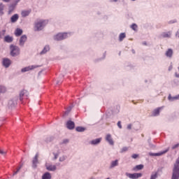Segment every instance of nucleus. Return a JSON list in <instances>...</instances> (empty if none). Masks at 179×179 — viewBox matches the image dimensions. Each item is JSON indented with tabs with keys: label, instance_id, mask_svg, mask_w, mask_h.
<instances>
[{
	"label": "nucleus",
	"instance_id": "f257e3e1",
	"mask_svg": "<svg viewBox=\"0 0 179 179\" xmlns=\"http://www.w3.org/2000/svg\"><path fill=\"white\" fill-rule=\"evenodd\" d=\"M48 24V21L47 20H39L36 22L34 24V31H41L45 25Z\"/></svg>",
	"mask_w": 179,
	"mask_h": 179
},
{
	"label": "nucleus",
	"instance_id": "f03ea898",
	"mask_svg": "<svg viewBox=\"0 0 179 179\" xmlns=\"http://www.w3.org/2000/svg\"><path fill=\"white\" fill-rule=\"evenodd\" d=\"M71 37V34L69 33H59L53 36V39L55 41H61Z\"/></svg>",
	"mask_w": 179,
	"mask_h": 179
},
{
	"label": "nucleus",
	"instance_id": "7ed1b4c3",
	"mask_svg": "<svg viewBox=\"0 0 179 179\" xmlns=\"http://www.w3.org/2000/svg\"><path fill=\"white\" fill-rule=\"evenodd\" d=\"M10 55L11 57H17L20 55V48L15 45H11L10 46Z\"/></svg>",
	"mask_w": 179,
	"mask_h": 179
},
{
	"label": "nucleus",
	"instance_id": "20e7f679",
	"mask_svg": "<svg viewBox=\"0 0 179 179\" xmlns=\"http://www.w3.org/2000/svg\"><path fill=\"white\" fill-rule=\"evenodd\" d=\"M179 178V157L176 159V162L174 165L173 173L172 179H178Z\"/></svg>",
	"mask_w": 179,
	"mask_h": 179
},
{
	"label": "nucleus",
	"instance_id": "39448f33",
	"mask_svg": "<svg viewBox=\"0 0 179 179\" xmlns=\"http://www.w3.org/2000/svg\"><path fill=\"white\" fill-rule=\"evenodd\" d=\"M17 97L18 100L20 101H22L24 100L27 99V97H29V92L26 90H22L19 94V96H15Z\"/></svg>",
	"mask_w": 179,
	"mask_h": 179
},
{
	"label": "nucleus",
	"instance_id": "423d86ee",
	"mask_svg": "<svg viewBox=\"0 0 179 179\" xmlns=\"http://www.w3.org/2000/svg\"><path fill=\"white\" fill-rule=\"evenodd\" d=\"M17 97H14L13 99L8 101V107L10 110H12V108H15V107L17 106Z\"/></svg>",
	"mask_w": 179,
	"mask_h": 179
},
{
	"label": "nucleus",
	"instance_id": "0eeeda50",
	"mask_svg": "<svg viewBox=\"0 0 179 179\" xmlns=\"http://www.w3.org/2000/svg\"><path fill=\"white\" fill-rule=\"evenodd\" d=\"M40 66L38 65H32V66H28L27 67L22 68L21 69V72L22 73H24V72H29V71H33V69H36V68H38Z\"/></svg>",
	"mask_w": 179,
	"mask_h": 179
},
{
	"label": "nucleus",
	"instance_id": "6e6552de",
	"mask_svg": "<svg viewBox=\"0 0 179 179\" xmlns=\"http://www.w3.org/2000/svg\"><path fill=\"white\" fill-rule=\"evenodd\" d=\"M12 64V61L8 58H3L2 61V65L4 68H9Z\"/></svg>",
	"mask_w": 179,
	"mask_h": 179
},
{
	"label": "nucleus",
	"instance_id": "1a4fd4ad",
	"mask_svg": "<svg viewBox=\"0 0 179 179\" xmlns=\"http://www.w3.org/2000/svg\"><path fill=\"white\" fill-rule=\"evenodd\" d=\"M126 176L129 178H131V179H138L142 177V174L141 173H126Z\"/></svg>",
	"mask_w": 179,
	"mask_h": 179
},
{
	"label": "nucleus",
	"instance_id": "9d476101",
	"mask_svg": "<svg viewBox=\"0 0 179 179\" xmlns=\"http://www.w3.org/2000/svg\"><path fill=\"white\" fill-rule=\"evenodd\" d=\"M26 41H27V36L22 35L20 38L19 45H20V47H23Z\"/></svg>",
	"mask_w": 179,
	"mask_h": 179
},
{
	"label": "nucleus",
	"instance_id": "9b49d317",
	"mask_svg": "<svg viewBox=\"0 0 179 179\" xmlns=\"http://www.w3.org/2000/svg\"><path fill=\"white\" fill-rule=\"evenodd\" d=\"M160 38H171V31L162 32L160 36Z\"/></svg>",
	"mask_w": 179,
	"mask_h": 179
},
{
	"label": "nucleus",
	"instance_id": "f8f14e48",
	"mask_svg": "<svg viewBox=\"0 0 179 179\" xmlns=\"http://www.w3.org/2000/svg\"><path fill=\"white\" fill-rule=\"evenodd\" d=\"M169 149L166 150L164 152H157V153H150V156H153V157H161L162 155H164V154H166L167 152H169Z\"/></svg>",
	"mask_w": 179,
	"mask_h": 179
},
{
	"label": "nucleus",
	"instance_id": "ddd939ff",
	"mask_svg": "<svg viewBox=\"0 0 179 179\" xmlns=\"http://www.w3.org/2000/svg\"><path fill=\"white\" fill-rule=\"evenodd\" d=\"M50 51V45H46L43 48V50L40 52L41 55H44V54H47Z\"/></svg>",
	"mask_w": 179,
	"mask_h": 179
},
{
	"label": "nucleus",
	"instance_id": "4468645a",
	"mask_svg": "<svg viewBox=\"0 0 179 179\" xmlns=\"http://www.w3.org/2000/svg\"><path fill=\"white\" fill-rule=\"evenodd\" d=\"M178 99H179V94L175 96H171V94H169V96H168L169 101H176V100H178Z\"/></svg>",
	"mask_w": 179,
	"mask_h": 179
},
{
	"label": "nucleus",
	"instance_id": "2eb2a0df",
	"mask_svg": "<svg viewBox=\"0 0 179 179\" xmlns=\"http://www.w3.org/2000/svg\"><path fill=\"white\" fill-rule=\"evenodd\" d=\"M66 128L69 129H73L75 128V123L72 121L67 122Z\"/></svg>",
	"mask_w": 179,
	"mask_h": 179
},
{
	"label": "nucleus",
	"instance_id": "dca6fc26",
	"mask_svg": "<svg viewBox=\"0 0 179 179\" xmlns=\"http://www.w3.org/2000/svg\"><path fill=\"white\" fill-rule=\"evenodd\" d=\"M106 141H108L110 145H114V141L113 139L111 138L110 134H107L106 136Z\"/></svg>",
	"mask_w": 179,
	"mask_h": 179
},
{
	"label": "nucleus",
	"instance_id": "f3484780",
	"mask_svg": "<svg viewBox=\"0 0 179 179\" xmlns=\"http://www.w3.org/2000/svg\"><path fill=\"white\" fill-rule=\"evenodd\" d=\"M38 158V154L37 153L36 155H35L34 159L32 161L34 168H36V166H37Z\"/></svg>",
	"mask_w": 179,
	"mask_h": 179
},
{
	"label": "nucleus",
	"instance_id": "a211bd4d",
	"mask_svg": "<svg viewBox=\"0 0 179 179\" xmlns=\"http://www.w3.org/2000/svg\"><path fill=\"white\" fill-rule=\"evenodd\" d=\"M46 169L49 171H55L57 170V166L55 165L46 164Z\"/></svg>",
	"mask_w": 179,
	"mask_h": 179
},
{
	"label": "nucleus",
	"instance_id": "6ab92c4d",
	"mask_svg": "<svg viewBox=\"0 0 179 179\" xmlns=\"http://www.w3.org/2000/svg\"><path fill=\"white\" fill-rule=\"evenodd\" d=\"M31 12V10H22L21 12V16L22 17H27V16H29V15H30V13Z\"/></svg>",
	"mask_w": 179,
	"mask_h": 179
},
{
	"label": "nucleus",
	"instance_id": "aec40b11",
	"mask_svg": "<svg viewBox=\"0 0 179 179\" xmlns=\"http://www.w3.org/2000/svg\"><path fill=\"white\" fill-rule=\"evenodd\" d=\"M22 34H23V30L22 29L17 28L15 29V36H16V37H19L22 36Z\"/></svg>",
	"mask_w": 179,
	"mask_h": 179
},
{
	"label": "nucleus",
	"instance_id": "412c9836",
	"mask_svg": "<svg viewBox=\"0 0 179 179\" xmlns=\"http://www.w3.org/2000/svg\"><path fill=\"white\" fill-rule=\"evenodd\" d=\"M165 55L168 57V58H171V57H173V49H168L165 53Z\"/></svg>",
	"mask_w": 179,
	"mask_h": 179
},
{
	"label": "nucleus",
	"instance_id": "4be33fe9",
	"mask_svg": "<svg viewBox=\"0 0 179 179\" xmlns=\"http://www.w3.org/2000/svg\"><path fill=\"white\" fill-rule=\"evenodd\" d=\"M15 8H16V4H11L8 7V14L10 15L13 10H15Z\"/></svg>",
	"mask_w": 179,
	"mask_h": 179
},
{
	"label": "nucleus",
	"instance_id": "5701e85b",
	"mask_svg": "<svg viewBox=\"0 0 179 179\" xmlns=\"http://www.w3.org/2000/svg\"><path fill=\"white\" fill-rule=\"evenodd\" d=\"M17 19H19V15L17 14H15L10 18L12 23H15V22H17Z\"/></svg>",
	"mask_w": 179,
	"mask_h": 179
},
{
	"label": "nucleus",
	"instance_id": "b1692460",
	"mask_svg": "<svg viewBox=\"0 0 179 179\" xmlns=\"http://www.w3.org/2000/svg\"><path fill=\"white\" fill-rule=\"evenodd\" d=\"M4 41H6V43H12V41H13V38L9 36H6L4 37Z\"/></svg>",
	"mask_w": 179,
	"mask_h": 179
},
{
	"label": "nucleus",
	"instance_id": "393cba45",
	"mask_svg": "<svg viewBox=\"0 0 179 179\" xmlns=\"http://www.w3.org/2000/svg\"><path fill=\"white\" fill-rule=\"evenodd\" d=\"M52 176L50 173H45L42 176V179H51Z\"/></svg>",
	"mask_w": 179,
	"mask_h": 179
},
{
	"label": "nucleus",
	"instance_id": "a878e982",
	"mask_svg": "<svg viewBox=\"0 0 179 179\" xmlns=\"http://www.w3.org/2000/svg\"><path fill=\"white\" fill-rule=\"evenodd\" d=\"M100 142H101V138H96V139L93 140L92 141H91V144L98 145L99 143H100Z\"/></svg>",
	"mask_w": 179,
	"mask_h": 179
},
{
	"label": "nucleus",
	"instance_id": "bb28decb",
	"mask_svg": "<svg viewBox=\"0 0 179 179\" xmlns=\"http://www.w3.org/2000/svg\"><path fill=\"white\" fill-rule=\"evenodd\" d=\"M125 37H127V34H125V33H121L119 35V41H123L124 38H125Z\"/></svg>",
	"mask_w": 179,
	"mask_h": 179
},
{
	"label": "nucleus",
	"instance_id": "cd10ccee",
	"mask_svg": "<svg viewBox=\"0 0 179 179\" xmlns=\"http://www.w3.org/2000/svg\"><path fill=\"white\" fill-rule=\"evenodd\" d=\"M118 165V160L116 159L115 161H113L110 164V169H113Z\"/></svg>",
	"mask_w": 179,
	"mask_h": 179
},
{
	"label": "nucleus",
	"instance_id": "c85d7f7f",
	"mask_svg": "<svg viewBox=\"0 0 179 179\" xmlns=\"http://www.w3.org/2000/svg\"><path fill=\"white\" fill-rule=\"evenodd\" d=\"M143 169V165L140 164L134 168V171H141Z\"/></svg>",
	"mask_w": 179,
	"mask_h": 179
},
{
	"label": "nucleus",
	"instance_id": "c756f323",
	"mask_svg": "<svg viewBox=\"0 0 179 179\" xmlns=\"http://www.w3.org/2000/svg\"><path fill=\"white\" fill-rule=\"evenodd\" d=\"M0 93H6V87L0 85Z\"/></svg>",
	"mask_w": 179,
	"mask_h": 179
},
{
	"label": "nucleus",
	"instance_id": "7c9ffc66",
	"mask_svg": "<svg viewBox=\"0 0 179 179\" xmlns=\"http://www.w3.org/2000/svg\"><path fill=\"white\" fill-rule=\"evenodd\" d=\"M131 29H132V30L134 31H138V25L136 24H132L131 25Z\"/></svg>",
	"mask_w": 179,
	"mask_h": 179
},
{
	"label": "nucleus",
	"instance_id": "2f4dec72",
	"mask_svg": "<svg viewBox=\"0 0 179 179\" xmlns=\"http://www.w3.org/2000/svg\"><path fill=\"white\" fill-rule=\"evenodd\" d=\"M73 108V104H71L69 107L66 108V110L65 111V113H71Z\"/></svg>",
	"mask_w": 179,
	"mask_h": 179
},
{
	"label": "nucleus",
	"instance_id": "473e14b6",
	"mask_svg": "<svg viewBox=\"0 0 179 179\" xmlns=\"http://www.w3.org/2000/svg\"><path fill=\"white\" fill-rule=\"evenodd\" d=\"M163 108H164V106L157 108L154 110V113H160V111H163Z\"/></svg>",
	"mask_w": 179,
	"mask_h": 179
},
{
	"label": "nucleus",
	"instance_id": "72a5a7b5",
	"mask_svg": "<svg viewBox=\"0 0 179 179\" xmlns=\"http://www.w3.org/2000/svg\"><path fill=\"white\" fill-rule=\"evenodd\" d=\"M76 131H77L78 132H83L85 131V129L82 127H78L77 128H76Z\"/></svg>",
	"mask_w": 179,
	"mask_h": 179
},
{
	"label": "nucleus",
	"instance_id": "f704fd0d",
	"mask_svg": "<svg viewBox=\"0 0 179 179\" xmlns=\"http://www.w3.org/2000/svg\"><path fill=\"white\" fill-rule=\"evenodd\" d=\"M3 8H5V6L3 3H0V13H3Z\"/></svg>",
	"mask_w": 179,
	"mask_h": 179
},
{
	"label": "nucleus",
	"instance_id": "c9c22d12",
	"mask_svg": "<svg viewBox=\"0 0 179 179\" xmlns=\"http://www.w3.org/2000/svg\"><path fill=\"white\" fill-rule=\"evenodd\" d=\"M156 178H157V173H155L151 175L150 179H156Z\"/></svg>",
	"mask_w": 179,
	"mask_h": 179
},
{
	"label": "nucleus",
	"instance_id": "e433bc0d",
	"mask_svg": "<svg viewBox=\"0 0 179 179\" xmlns=\"http://www.w3.org/2000/svg\"><path fill=\"white\" fill-rule=\"evenodd\" d=\"M126 151H128V147H123L120 151L121 153H123Z\"/></svg>",
	"mask_w": 179,
	"mask_h": 179
},
{
	"label": "nucleus",
	"instance_id": "4c0bfd02",
	"mask_svg": "<svg viewBox=\"0 0 179 179\" xmlns=\"http://www.w3.org/2000/svg\"><path fill=\"white\" fill-rule=\"evenodd\" d=\"M173 85H174V86H179V80H173Z\"/></svg>",
	"mask_w": 179,
	"mask_h": 179
},
{
	"label": "nucleus",
	"instance_id": "58836bf2",
	"mask_svg": "<svg viewBox=\"0 0 179 179\" xmlns=\"http://www.w3.org/2000/svg\"><path fill=\"white\" fill-rule=\"evenodd\" d=\"M139 157L138 154H133L132 155V158L133 159H137Z\"/></svg>",
	"mask_w": 179,
	"mask_h": 179
},
{
	"label": "nucleus",
	"instance_id": "ea45409f",
	"mask_svg": "<svg viewBox=\"0 0 179 179\" xmlns=\"http://www.w3.org/2000/svg\"><path fill=\"white\" fill-rule=\"evenodd\" d=\"M0 154L2 155H5L6 154V152H5L3 150H0Z\"/></svg>",
	"mask_w": 179,
	"mask_h": 179
},
{
	"label": "nucleus",
	"instance_id": "a19ab883",
	"mask_svg": "<svg viewBox=\"0 0 179 179\" xmlns=\"http://www.w3.org/2000/svg\"><path fill=\"white\" fill-rule=\"evenodd\" d=\"M117 127L120 128V129H122V124H121V122L119 121L118 123H117Z\"/></svg>",
	"mask_w": 179,
	"mask_h": 179
},
{
	"label": "nucleus",
	"instance_id": "79ce46f5",
	"mask_svg": "<svg viewBox=\"0 0 179 179\" xmlns=\"http://www.w3.org/2000/svg\"><path fill=\"white\" fill-rule=\"evenodd\" d=\"M178 147H179V143H178V144L173 145V146L172 147V149L174 150V149L178 148Z\"/></svg>",
	"mask_w": 179,
	"mask_h": 179
},
{
	"label": "nucleus",
	"instance_id": "37998d69",
	"mask_svg": "<svg viewBox=\"0 0 179 179\" xmlns=\"http://www.w3.org/2000/svg\"><path fill=\"white\" fill-rule=\"evenodd\" d=\"M20 169H21V167H19V168L17 169V171L13 173V176L17 174L18 172L20 171Z\"/></svg>",
	"mask_w": 179,
	"mask_h": 179
},
{
	"label": "nucleus",
	"instance_id": "c03bdc74",
	"mask_svg": "<svg viewBox=\"0 0 179 179\" xmlns=\"http://www.w3.org/2000/svg\"><path fill=\"white\" fill-rule=\"evenodd\" d=\"M69 139H64V140L63 141L62 143L66 144V143H69Z\"/></svg>",
	"mask_w": 179,
	"mask_h": 179
},
{
	"label": "nucleus",
	"instance_id": "a18cd8bd",
	"mask_svg": "<svg viewBox=\"0 0 179 179\" xmlns=\"http://www.w3.org/2000/svg\"><path fill=\"white\" fill-rule=\"evenodd\" d=\"M62 83V80H59L56 82V85H61Z\"/></svg>",
	"mask_w": 179,
	"mask_h": 179
},
{
	"label": "nucleus",
	"instance_id": "49530a36",
	"mask_svg": "<svg viewBox=\"0 0 179 179\" xmlns=\"http://www.w3.org/2000/svg\"><path fill=\"white\" fill-rule=\"evenodd\" d=\"M176 37H178L179 38V29L176 33Z\"/></svg>",
	"mask_w": 179,
	"mask_h": 179
},
{
	"label": "nucleus",
	"instance_id": "de8ad7c7",
	"mask_svg": "<svg viewBox=\"0 0 179 179\" xmlns=\"http://www.w3.org/2000/svg\"><path fill=\"white\" fill-rule=\"evenodd\" d=\"M19 2H20V0H15L14 5L17 6Z\"/></svg>",
	"mask_w": 179,
	"mask_h": 179
},
{
	"label": "nucleus",
	"instance_id": "09e8293b",
	"mask_svg": "<svg viewBox=\"0 0 179 179\" xmlns=\"http://www.w3.org/2000/svg\"><path fill=\"white\" fill-rule=\"evenodd\" d=\"M173 69V65L169 66V71H171Z\"/></svg>",
	"mask_w": 179,
	"mask_h": 179
},
{
	"label": "nucleus",
	"instance_id": "8fccbe9b",
	"mask_svg": "<svg viewBox=\"0 0 179 179\" xmlns=\"http://www.w3.org/2000/svg\"><path fill=\"white\" fill-rule=\"evenodd\" d=\"M127 129H131V124H128Z\"/></svg>",
	"mask_w": 179,
	"mask_h": 179
},
{
	"label": "nucleus",
	"instance_id": "3c124183",
	"mask_svg": "<svg viewBox=\"0 0 179 179\" xmlns=\"http://www.w3.org/2000/svg\"><path fill=\"white\" fill-rule=\"evenodd\" d=\"M169 24H173V23H176V21H169Z\"/></svg>",
	"mask_w": 179,
	"mask_h": 179
},
{
	"label": "nucleus",
	"instance_id": "603ef678",
	"mask_svg": "<svg viewBox=\"0 0 179 179\" xmlns=\"http://www.w3.org/2000/svg\"><path fill=\"white\" fill-rule=\"evenodd\" d=\"M3 1V2H10V0H2Z\"/></svg>",
	"mask_w": 179,
	"mask_h": 179
},
{
	"label": "nucleus",
	"instance_id": "864d4df0",
	"mask_svg": "<svg viewBox=\"0 0 179 179\" xmlns=\"http://www.w3.org/2000/svg\"><path fill=\"white\" fill-rule=\"evenodd\" d=\"M58 158V155L57 154H55V159H57Z\"/></svg>",
	"mask_w": 179,
	"mask_h": 179
},
{
	"label": "nucleus",
	"instance_id": "5fc2aeb1",
	"mask_svg": "<svg viewBox=\"0 0 179 179\" xmlns=\"http://www.w3.org/2000/svg\"><path fill=\"white\" fill-rule=\"evenodd\" d=\"M106 52H105L103 53V59H104V58H106Z\"/></svg>",
	"mask_w": 179,
	"mask_h": 179
},
{
	"label": "nucleus",
	"instance_id": "6e6d98bb",
	"mask_svg": "<svg viewBox=\"0 0 179 179\" xmlns=\"http://www.w3.org/2000/svg\"><path fill=\"white\" fill-rule=\"evenodd\" d=\"M118 0H110V2H117Z\"/></svg>",
	"mask_w": 179,
	"mask_h": 179
},
{
	"label": "nucleus",
	"instance_id": "4d7b16f0",
	"mask_svg": "<svg viewBox=\"0 0 179 179\" xmlns=\"http://www.w3.org/2000/svg\"><path fill=\"white\" fill-rule=\"evenodd\" d=\"M131 51H132L133 54H135V50H132Z\"/></svg>",
	"mask_w": 179,
	"mask_h": 179
},
{
	"label": "nucleus",
	"instance_id": "13d9d810",
	"mask_svg": "<svg viewBox=\"0 0 179 179\" xmlns=\"http://www.w3.org/2000/svg\"><path fill=\"white\" fill-rule=\"evenodd\" d=\"M159 115V113H155V116H156V115Z\"/></svg>",
	"mask_w": 179,
	"mask_h": 179
},
{
	"label": "nucleus",
	"instance_id": "bf43d9fd",
	"mask_svg": "<svg viewBox=\"0 0 179 179\" xmlns=\"http://www.w3.org/2000/svg\"><path fill=\"white\" fill-rule=\"evenodd\" d=\"M106 179H109V178H106Z\"/></svg>",
	"mask_w": 179,
	"mask_h": 179
}]
</instances>
